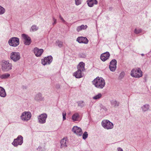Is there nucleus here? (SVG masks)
Masks as SVG:
<instances>
[{
    "label": "nucleus",
    "mask_w": 151,
    "mask_h": 151,
    "mask_svg": "<svg viewBox=\"0 0 151 151\" xmlns=\"http://www.w3.org/2000/svg\"><path fill=\"white\" fill-rule=\"evenodd\" d=\"M93 84L95 87L99 89H102L105 86V80L101 77H97L92 82Z\"/></svg>",
    "instance_id": "obj_1"
},
{
    "label": "nucleus",
    "mask_w": 151,
    "mask_h": 151,
    "mask_svg": "<svg viewBox=\"0 0 151 151\" xmlns=\"http://www.w3.org/2000/svg\"><path fill=\"white\" fill-rule=\"evenodd\" d=\"M12 64L9 60H3L1 61V69L4 71H8L12 69Z\"/></svg>",
    "instance_id": "obj_2"
},
{
    "label": "nucleus",
    "mask_w": 151,
    "mask_h": 151,
    "mask_svg": "<svg viewBox=\"0 0 151 151\" xmlns=\"http://www.w3.org/2000/svg\"><path fill=\"white\" fill-rule=\"evenodd\" d=\"M131 75L136 78H139L142 76V72L140 68H137L132 70L131 72Z\"/></svg>",
    "instance_id": "obj_3"
},
{
    "label": "nucleus",
    "mask_w": 151,
    "mask_h": 151,
    "mask_svg": "<svg viewBox=\"0 0 151 151\" xmlns=\"http://www.w3.org/2000/svg\"><path fill=\"white\" fill-rule=\"evenodd\" d=\"M8 43L11 46L14 47H17L19 44V39L17 37H12L9 40Z\"/></svg>",
    "instance_id": "obj_4"
},
{
    "label": "nucleus",
    "mask_w": 151,
    "mask_h": 151,
    "mask_svg": "<svg viewBox=\"0 0 151 151\" xmlns=\"http://www.w3.org/2000/svg\"><path fill=\"white\" fill-rule=\"evenodd\" d=\"M101 124L105 129H112L113 127V124L108 120H103L101 122Z\"/></svg>",
    "instance_id": "obj_5"
},
{
    "label": "nucleus",
    "mask_w": 151,
    "mask_h": 151,
    "mask_svg": "<svg viewBox=\"0 0 151 151\" xmlns=\"http://www.w3.org/2000/svg\"><path fill=\"white\" fill-rule=\"evenodd\" d=\"M21 57L19 53L16 52H12L10 55V58L14 62H17L20 60Z\"/></svg>",
    "instance_id": "obj_6"
},
{
    "label": "nucleus",
    "mask_w": 151,
    "mask_h": 151,
    "mask_svg": "<svg viewBox=\"0 0 151 151\" xmlns=\"http://www.w3.org/2000/svg\"><path fill=\"white\" fill-rule=\"evenodd\" d=\"M23 142V137L21 135L18 136L16 139L14 140L12 144L15 147L17 146L18 145H21Z\"/></svg>",
    "instance_id": "obj_7"
},
{
    "label": "nucleus",
    "mask_w": 151,
    "mask_h": 151,
    "mask_svg": "<svg viewBox=\"0 0 151 151\" xmlns=\"http://www.w3.org/2000/svg\"><path fill=\"white\" fill-rule=\"evenodd\" d=\"M31 116V114L30 112H25L22 114L21 118L23 121H27L30 119Z\"/></svg>",
    "instance_id": "obj_8"
},
{
    "label": "nucleus",
    "mask_w": 151,
    "mask_h": 151,
    "mask_svg": "<svg viewBox=\"0 0 151 151\" xmlns=\"http://www.w3.org/2000/svg\"><path fill=\"white\" fill-rule=\"evenodd\" d=\"M22 36L24 40V43L26 45H29L31 42L30 38L27 35L23 34Z\"/></svg>",
    "instance_id": "obj_9"
},
{
    "label": "nucleus",
    "mask_w": 151,
    "mask_h": 151,
    "mask_svg": "<svg viewBox=\"0 0 151 151\" xmlns=\"http://www.w3.org/2000/svg\"><path fill=\"white\" fill-rule=\"evenodd\" d=\"M52 58L51 56L45 57L43 60H42V63L44 65L49 64L52 61Z\"/></svg>",
    "instance_id": "obj_10"
},
{
    "label": "nucleus",
    "mask_w": 151,
    "mask_h": 151,
    "mask_svg": "<svg viewBox=\"0 0 151 151\" xmlns=\"http://www.w3.org/2000/svg\"><path fill=\"white\" fill-rule=\"evenodd\" d=\"M47 117V115L45 114H43L39 115L38 117L39 122L40 124L45 123Z\"/></svg>",
    "instance_id": "obj_11"
},
{
    "label": "nucleus",
    "mask_w": 151,
    "mask_h": 151,
    "mask_svg": "<svg viewBox=\"0 0 151 151\" xmlns=\"http://www.w3.org/2000/svg\"><path fill=\"white\" fill-rule=\"evenodd\" d=\"M117 62L115 59L112 60L110 63L109 68L111 71H114L116 68Z\"/></svg>",
    "instance_id": "obj_12"
},
{
    "label": "nucleus",
    "mask_w": 151,
    "mask_h": 151,
    "mask_svg": "<svg viewBox=\"0 0 151 151\" xmlns=\"http://www.w3.org/2000/svg\"><path fill=\"white\" fill-rule=\"evenodd\" d=\"M73 132L79 136H81L82 134V131L81 129L77 126H74L72 129Z\"/></svg>",
    "instance_id": "obj_13"
},
{
    "label": "nucleus",
    "mask_w": 151,
    "mask_h": 151,
    "mask_svg": "<svg viewBox=\"0 0 151 151\" xmlns=\"http://www.w3.org/2000/svg\"><path fill=\"white\" fill-rule=\"evenodd\" d=\"M77 41L79 43H83L85 44L88 43V40L86 37H79L77 39Z\"/></svg>",
    "instance_id": "obj_14"
},
{
    "label": "nucleus",
    "mask_w": 151,
    "mask_h": 151,
    "mask_svg": "<svg viewBox=\"0 0 151 151\" xmlns=\"http://www.w3.org/2000/svg\"><path fill=\"white\" fill-rule=\"evenodd\" d=\"M110 54L109 52H106L101 54V59L103 61H105L108 59L110 56Z\"/></svg>",
    "instance_id": "obj_15"
},
{
    "label": "nucleus",
    "mask_w": 151,
    "mask_h": 151,
    "mask_svg": "<svg viewBox=\"0 0 151 151\" xmlns=\"http://www.w3.org/2000/svg\"><path fill=\"white\" fill-rule=\"evenodd\" d=\"M43 52V49H39L37 47L35 48L34 53L35 55L37 57L40 56Z\"/></svg>",
    "instance_id": "obj_16"
},
{
    "label": "nucleus",
    "mask_w": 151,
    "mask_h": 151,
    "mask_svg": "<svg viewBox=\"0 0 151 151\" xmlns=\"http://www.w3.org/2000/svg\"><path fill=\"white\" fill-rule=\"evenodd\" d=\"M87 2L88 6L90 7H92L94 4H97L98 3L96 0H88Z\"/></svg>",
    "instance_id": "obj_17"
},
{
    "label": "nucleus",
    "mask_w": 151,
    "mask_h": 151,
    "mask_svg": "<svg viewBox=\"0 0 151 151\" xmlns=\"http://www.w3.org/2000/svg\"><path fill=\"white\" fill-rule=\"evenodd\" d=\"M85 64L83 62H81L77 66L78 70L83 71L85 70L84 68Z\"/></svg>",
    "instance_id": "obj_18"
},
{
    "label": "nucleus",
    "mask_w": 151,
    "mask_h": 151,
    "mask_svg": "<svg viewBox=\"0 0 151 151\" xmlns=\"http://www.w3.org/2000/svg\"><path fill=\"white\" fill-rule=\"evenodd\" d=\"M35 99L37 101H40L43 100L44 98L40 93H38L35 95Z\"/></svg>",
    "instance_id": "obj_19"
},
{
    "label": "nucleus",
    "mask_w": 151,
    "mask_h": 151,
    "mask_svg": "<svg viewBox=\"0 0 151 151\" xmlns=\"http://www.w3.org/2000/svg\"><path fill=\"white\" fill-rule=\"evenodd\" d=\"M79 117V114L77 113H76L72 116V119L73 121H78L80 120Z\"/></svg>",
    "instance_id": "obj_20"
},
{
    "label": "nucleus",
    "mask_w": 151,
    "mask_h": 151,
    "mask_svg": "<svg viewBox=\"0 0 151 151\" xmlns=\"http://www.w3.org/2000/svg\"><path fill=\"white\" fill-rule=\"evenodd\" d=\"M67 140L65 138H63L60 141V148H65L67 147Z\"/></svg>",
    "instance_id": "obj_21"
},
{
    "label": "nucleus",
    "mask_w": 151,
    "mask_h": 151,
    "mask_svg": "<svg viewBox=\"0 0 151 151\" xmlns=\"http://www.w3.org/2000/svg\"><path fill=\"white\" fill-rule=\"evenodd\" d=\"M82 71L78 70L75 72L74 73V76L76 78H80L82 77V76L81 72Z\"/></svg>",
    "instance_id": "obj_22"
},
{
    "label": "nucleus",
    "mask_w": 151,
    "mask_h": 151,
    "mask_svg": "<svg viewBox=\"0 0 151 151\" xmlns=\"http://www.w3.org/2000/svg\"><path fill=\"white\" fill-rule=\"evenodd\" d=\"M6 95L5 89L2 87L0 86V96L4 97Z\"/></svg>",
    "instance_id": "obj_23"
},
{
    "label": "nucleus",
    "mask_w": 151,
    "mask_h": 151,
    "mask_svg": "<svg viewBox=\"0 0 151 151\" xmlns=\"http://www.w3.org/2000/svg\"><path fill=\"white\" fill-rule=\"evenodd\" d=\"M87 27V25H85L82 24L80 26H78L76 28V30L78 32H79L82 30L86 29Z\"/></svg>",
    "instance_id": "obj_24"
},
{
    "label": "nucleus",
    "mask_w": 151,
    "mask_h": 151,
    "mask_svg": "<svg viewBox=\"0 0 151 151\" xmlns=\"http://www.w3.org/2000/svg\"><path fill=\"white\" fill-rule=\"evenodd\" d=\"M149 105L147 104L144 105L143 106H142L141 107V108L143 112H145L149 110Z\"/></svg>",
    "instance_id": "obj_25"
},
{
    "label": "nucleus",
    "mask_w": 151,
    "mask_h": 151,
    "mask_svg": "<svg viewBox=\"0 0 151 151\" xmlns=\"http://www.w3.org/2000/svg\"><path fill=\"white\" fill-rule=\"evenodd\" d=\"M10 76V74L8 73H6L0 76L1 79H7Z\"/></svg>",
    "instance_id": "obj_26"
},
{
    "label": "nucleus",
    "mask_w": 151,
    "mask_h": 151,
    "mask_svg": "<svg viewBox=\"0 0 151 151\" xmlns=\"http://www.w3.org/2000/svg\"><path fill=\"white\" fill-rule=\"evenodd\" d=\"M39 29L38 27L36 25H32L30 28V31L31 32H34L37 31Z\"/></svg>",
    "instance_id": "obj_27"
},
{
    "label": "nucleus",
    "mask_w": 151,
    "mask_h": 151,
    "mask_svg": "<svg viewBox=\"0 0 151 151\" xmlns=\"http://www.w3.org/2000/svg\"><path fill=\"white\" fill-rule=\"evenodd\" d=\"M102 96V94L101 93H99L93 97V99L94 100H97L101 98Z\"/></svg>",
    "instance_id": "obj_28"
},
{
    "label": "nucleus",
    "mask_w": 151,
    "mask_h": 151,
    "mask_svg": "<svg viewBox=\"0 0 151 151\" xmlns=\"http://www.w3.org/2000/svg\"><path fill=\"white\" fill-rule=\"evenodd\" d=\"M111 105L114 107L118 106L119 105V103L116 101L112 100L111 101Z\"/></svg>",
    "instance_id": "obj_29"
},
{
    "label": "nucleus",
    "mask_w": 151,
    "mask_h": 151,
    "mask_svg": "<svg viewBox=\"0 0 151 151\" xmlns=\"http://www.w3.org/2000/svg\"><path fill=\"white\" fill-rule=\"evenodd\" d=\"M57 45H58L60 47H61L63 46V42L60 41L59 40H57L56 42Z\"/></svg>",
    "instance_id": "obj_30"
},
{
    "label": "nucleus",
    "mask_w": 151,
    "mask_h": 151,
    "mask_svg": "<svg viewBox=\"0 0 151 151\" xmlns=\"http://www.w3.org/2000/svg\"><path fill=\"white\" fill-rule=\"evenodd\" d=\"M5 12V10L3 7L0 6V15L4 14Z\"/></svg>",
    "instance_id": "obj_31"
},
{
    "label": "nucleus",
    "mask_w": 151,
    "mask_h": 151,
    "mask_svg": "<svg viewBox=\"0 0 151 151\" xmlns=\"http://www.w3.org/2000/svg\"><path fill=\"white\" fill-rule=\"evenodd\" d=\"M125 75L124 72H122L120 74L119 76V78L120 79H122L124 77Z\"/></svg>",
    "instance_id": "obj_32"
},
{
    "label": "nucleus",
    "mask_w": 151,
    "mask_h": 151,
    "mask_svg": "<svg viewBox=\"0 0 151 151\" xmlns=\"http://www.w3.org/2000/svg\"><path fill=\"white\" fill-rule=\"evenodd\" d=\"M88 134L87 132H85L83 134V138L84 139H85L88 137Z\"/></svg>",
    "instance_id": "obj_33"
},
{
    "label": "nucleus",
    "mask_w": 151,
    "mask_h": 151,
    "mask_svg": "<svg viewBox=\"0 0 151 151\" xmlns=\"http://www.w3.org/2000/svg\"><path fill=\"white\" fill-rule=\"evenodd\" d=\"M83 101H80L78 103V106L81 107H83L84 106V105L83 104Z\"/></svg>",
    "instance_id": "obj_34"
},
{
    "label": "nucleus",
    "mask_w": 151,
    "mask_h": 151,
    "mask_svg": "<svg viewBox=\"0 0 151 151\" xmlns=\"http://www.w3.org/2000/svg\"><path fill=\"white\" fill-rule=\"evenodd\" d=\"M141 31H142V30L140 29H135V31H134V32L136 34H138L140 33V32H141Z\"/></svg>",
    "instance_id": "obj_35"
},
{
    "label": "nucleus",
    "mask_w": 151,
    "mask_h": 151,
    "mask_svg": "<svg viewBox=\"0 0 151 151\" xmlns=\"http://www.w3.org/2000/svg\"><path fill=\"white\" fill-rule=\"evenodd\" d=\"M82 0H75L76 4V5H78L81 4Z\"/></svg>",
    "instance_id": "obj_36"
},
{
    "label": "nucleus",
    "mask_w": 151,
    "mask_h": 151,
    "mask_svg": "<svg viewBox=\"0 0 151 151\" xmlns=\"http://www.w3.org/2000/svg\"><path fill=\"white\" fill-rule=\"evenodd\" d=\"M66 113L65 112H63V120H64L66 119Z\"/></svg>",
    "instance_id": "obj_37"
},
{
    "label": "nucleus",
    "mask_w": 151,
    "mask_h": 151,
    "mask_svg": "<svg viewBox=\"0 0 151 151\" xmlns=\"http://www.w3.org/2000/svg\"><path fill=\"white\" fill-rule=\"evenodd\" d=\"M60 19L63 22H65V21L64 19L63 18L61 17V15H60L59 16Z\"/></svg>",
    "instance_id": "obj_38"
},
{
    "label": "nucleus",
    "mask_w": 151,
    "mask_h": 151,
    "mask_svg": "<svg viewBox=\"0 0 151 151\" xmlns=\"http://www.w3.org/2000/svg\"><path fill=\"white\" fill-rule=\"evenodd\" d=\"M53 21H54V22L52 24L53 25L55 24L56 23V19H55L54 17H53Z\"/></svg>",
    "instance_id": "obj_39"
},
{
    "label": "nucleus",
    "mask_w": 151,
    "mask_h": 151,
    "mask_svg": "<svg viewBox=\"0 0 151 151\" xmlns=\"http://www.w3.org/2000/svg\"><path fill=\"white\" fill-rule=\"evenodd\" d=\"M118 151H123L122 149L120 147L118 148Z\"/></svg>",
    "instance_id": "obj_40"
},
{
    "label": "nucleus",
    "mask_w": 151,
    "mask_h": 151,
    "mask_svg": "<svg viewBox=\"0 0 151 151\" xmlns=\"http://www.w3.org/2000/svg\"><path fill=\"white\" fill-rule=\"evenodd\" d=\"M41 147H38V148H37V150H39V149H41Z\"/></svg>",
    "instance_id": "obj_41"
},
{
    "label": "nucleus",
    "mask_w": 151,
    "mask_h": 151,
    "mask_svg": "<svg viewBox=\"0 0 151 151\" xmlns=\"http://www.w3.org/2000/svg\"><path fill=\"white\" fill-rule=\"evenodd\" d=\"M144 55L143 54H142V56H143Z\"/></svg>",
    "instance_id": "obj_42"
},
{
    "label": "nucleus",
    "mask_w": 151,
    "mask_h": 151,
    "mask_svg": "<svg viewBox=\"0 0 151 151\" xmlns=\"http://www.w3.org/2000/svg\"><path fill=\"white\" fill-rule=\"evenodd\" d=\"M58 88H60V86H59V87H58Z\"/></svg>",
    "instance_id": "obj_43"
}]
</instances>
